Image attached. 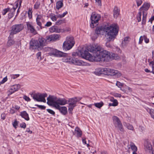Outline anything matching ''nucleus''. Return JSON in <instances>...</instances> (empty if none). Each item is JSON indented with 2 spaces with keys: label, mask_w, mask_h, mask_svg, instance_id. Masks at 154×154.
<instances>
[{
  "label": "nucleus",
  "mask_w": 154,
  "mask_h": 154,
  "mask_svg": "<svg viewBox=\"0 0 154 154\" xmlns=\"http://www.w3.org/2000/svg\"><path fill=\"white\" fill-rule=\"evenodd\" d=\"M28 17L29 18H31L32 17V11L31 9L30 8L29 9L28 12Z\"/></svg>",
  "instance_id": "49530a36"
},
{
  "label": "nucleus",
  "mask_w": 154,
  "mask_h": 154,
  "mask_svg": "<svg viewBox=\"0 0 154 154\" xmlns=\"http://www.w3.org/2000/svg\"><path fill=\"white\" fill-rule=\"evenodd\" d=\"M144 146L146 151H148L149 152H153V151H152V146L148 140H146L144 141Z\"/></svg>",
  "instance_id": "4468645a"
},
{
  "label": "nucleus",
  "mask_w": 154,
  "mask_h": 154,
  "mask_svg": "<svg viewBox=\"0 0 154 154\" xmlns=\"http://www.w3.org/2000/svg\"><path fill=\"white\" fill-rule=\"evenodd\" d=\"M137 5L138 7L142 3V0H136Z\"/></svg>",
  "instance_id": "4d7b16f0"
},
{
  "label": "nucleus",
  "mask_w": 154,
  "mask_h": 154,
  "mask_svg": "<svg viewBox=\"0 0 154 154\" xmlns=\"http://www.w3.org/2000/svg\"><path fill=\"white\" fill-rule=\"evenodd\" d=\"M110 72V73L109 74V75H116L118 77H120L122 75L121 73L119 72L118 70H115L113 69H111Z\"/></svg>",
  "instance_id": "aec40b11"
},
{
  "label": "nucleus",
  "mask_w": 154,
  "mask_h": 154,
  "mask_svg": "<svg viewBox=\"0 0 154 154\" xmlns=\"http://www.w3.org/2000/svg\"><path fill=\"white\" fill-rule=\"evenodd\" d=\"M39 94V93H35L34 94H32L31 95V96L34 100L38 102H39V101H40L38 100Z\"/></svg>",
  "instance_id": "473e14b6"
},
{
  "label": "nucleus",
  "mask_w": 154,
  "mask_h": 154,
  "mask_svg": "<svg viewBox=\"0 0 154 154\" xmlns=\"http://www.w3.org/2000/svg\"><path fill=\"white\" fill-rule=\"evenodd\" d=\"M48 94L46 93L40 94L39 93V102H42L44 103L46 102V100L45 97H47Z\"/></svg>",
  "instance_id": "412c9836"
},
{
  "label": "nucleus",
  "mask_w": 154,
  "mask_h": 154,
  "mask_svg": "<svg viewBox=\"0 0 154 154\" xmlns=\"http://www.w3.org/2000/svg\"><path fill=\"white\" fill-rule=\"evenodd\" d=\"M104 68H98L97 70H98L97 72V75H100L101 74H103L104 71H103V69Z\"/></svg>",
  "instance_id": "58836bf2"
},
{
  "label": "nucleus",
  "mask_w": 154,
  "mask_h": 154,
  "mask_svg": "<svg viewBox=\"0 0 154 154\" xmlns=\"http://www.w3.org/2000/svg\"><path fill=\"white\" fill-rule=\"evenodd\" d=\"M35 106H38L39 108L41 109H45L46 108V107L44 106L40 105L38 104H36Z\"/></svg>",
  "instance_id": "603ef678"
},
{
  "label": "nucleus",
  "mask_w": 154,
  "mask_h": 154,
  "mask_svg": "<svg viewBox=\"0 0 154 154\" xmlns=\"http://www.w3.org/2000/svg\"><path fill=\"white\" fill-rule=\"evenodd\" d=\"M30 48V49H35L40 48L37 40H32L29 43Z\"/></svg>",
  "instance_id": "f8f14e48"
},
{
  "label": "nucleus",
  "mask_w": 154,
  "mask_h": 154,
  "mask_svg": "<svg viewBox=\"0 0 154 154\" xmlns=\"http://www.w3.org/2000/svg\"><path fill=\"white\" fill-rule=\"evenodd\" d=\"M49 31L51 32L60 33L61 32V30L58 28V27L56 26H51L49 28Z\"/></svg>",
  "instance_id": "dca6fc26"
},
{
  "label": "nucleus",
  "mask_w": 154,
  "mask_h": 154,
  "mask_svg": "<svg viewBox=\"0 0 154 154\" xmlns=\"http://www.w3.org/2000/svg\"><path fill=\"white\" fill-rule=\"evenodd\" d=\"M18 122L17 120H15L14 122L13 123V125L15 128H17V126L18 125Z\"/></svg>",
  "instance_id": "bf43d9fd"
},
{
  "label": "nucleus",
  "mask_w": 154,
  "mask_h": 154,
  "mask_svg": "<svg viewBox=\"0 0 154 154\" xmlns=\"http://www.w3.org/2000/svg\"><path fill=\"white\" fill-rule=\"evenodd\" d=\"M47 111L50 114H51L53 116H55V112L53 111V110L50 109H47Z\"/></svg>",
  "instance_id": "09e8293b"
},
{
  "label": "nucleus",
  "mask_w": 154,
  "mask_h": 154,
  "mask_svg": "<svg viewBox=\"0 0 154 154\" xmlns=\"http://www.w3.org/2000/svg\"><path fill=\"white\" fill-rule=\"evenodd\" d=\"M76 58L75 57L72 58L70 57H68L66 58V62H69L70 63L74 64Z\"/></svg>",
  "instance_id": "7c9ffc66"
},
{
  "label": "nucleus",
  "mask_w": 154,
  "mask_h": 154,
  "mask_svg": "<svg viewBox=\"0 0 154 154\" xmlns=\"http://www.w3.org/2000/svg\"><path fill=\"white\" fill-rule=\"evenodd\" d=\"M7 80L8 79L7 76L4 78L0 82V85H1V84L4 83L5 82L7 81Z\"/></svg>",
  "instance_id": "864d4df0"
},
{
  "label": "nucleus",
  "mask_w": 154,
  "mask_h": 154,
  "mask_svg": "<svg viewBox=\"0 0 154 154\" xmlns=\"http://www.w3.org/2000/svg\"><path fill=\"white\" fill-rule=\"evenodd\" d=\"M21 86L20 85H14L11 86L8 91V95L9 96L14 93L15 92L17 91L20 88Z\"/></svg>",
  "instance_id": "9b49d317"
},
{
  "label": "nucleus",
  "mask_w": 154,
  "mask_h": 154,
  "mask_svg": "<svg viewBox=\"0 0 154 154\" xmlns=\"http://www.w3.org/2000/svg\"><path fill=\"white\" fill-rule=\"evenodd\" d=\"M15 10V8H10V10L9 11V12L8 14V17L9 19L11 18L14 16Z\"/></svg>",
  "instance_id": "cd10ccee"
},
{
  "label": "nucleus",
  "mask_w": 154,
  "mask_h": 154,
  "mask_svg": "<svg viewBox=\"0 0 154 154\" xmlns=\"http://www.w3.org/2000/svg\"><path fill=\"white\" fill-rule=\"evenodd\" d=\"M89 51L95 54L96 53V45L94 44L92 45H90L86 47L82 48L80 50H78L76 52H73L72 56H79L90 61H95L96 57L92 56L89 53Z\"/></svg>",
  "instance_id": "f03ea898"
},
{
  "label": "nucleus",
  "mask_w": 154,
  "mask_h": 154,
  "mask_svg": "<svg viewBox=\"0 0 154 154\" xmlns=\"http://www.w3.org/2000/svg\"><path fill=\"white\" fill-rule=\"evenodd\" d=\"M20 115L24 119L26 120L27 121H29V116L28 114L25 111H23L21 112L20 113Z\"/></svg>",
  "instance_id": "4be33fe9"
},
{
  "label": "nucleus",
  "mask_w": 154,
  "mask_h": 154,
  "mask_svg": "<svg viewBox=\"0 0 154 154\" xmlns=\"http://www.w3.org/2000/svg\"><path fill=\"white\" fill-rule=\"evenodd\" d=\"M119 58L118 55L116 54H112L104 49L100 45H97V62H108L112 60H118Z\"/></svg>",
  "instance_id": "7ed1b4c3"
},
{
  "label": "nucleus",
  "mask_w": 154,
  "mask_h": 154,
  "mask_svg": "<svg viewBox=\"0 0 154 154\" xmlns=\"http://www.w3.org/2000/svg\"><path fill=\"white\" fill-rule=\"evenodd\" d=\"M37 41L40 48H42L50 42L49 38H48V36H46L45 38L42 37L39 38Z\"/></svg>",
  "instance_id": "6e6552de"
},
{
  "label": "nucleus",
  "mask_w": 154,
  "mask_h": 154,
  "mask_svg": "<svg viewBox=\"0 0 154 154\" xmlns=\"http://www.w3.org/2000/svg\"><path fill=\"white\" fill-rule=\"evenodd\" d=\"M75 60V61L74 64L79 66H85V65L86 63L85 62L82 60H79L78 59L76 58V60Z\"/></svg>",
  "instance_id": "bb28decb"
},
{
  "label": "nucleus",
  "mask_w": 154,
  "mask_h": 154,
  "mask_svg": "<svg viewBox=\"0 0 154 154\" xmlns=\"http://www.w3.org/2000/svg\"><path fill=\"white\" fill-rule=\"evenodd\" d=\"M131 148L133 151L137 152V148L134 144L132 143H131L130 144Z\"/></svg>",
  "instance_id": "4c0bfd02"
},
{
  "label": "nucleus",
  "mask_w": 154,
  "mask_h": 154,
  "mask_svg": "<svg viewBox=\"0 0 154 154\" xmlns=\"http://www.w3.org/2000/svg\"><path fill=\"white\" fill-rule=\"evenodd\" d=\"M26 25L28 29L30 31L31 33H35V29H34V27L30 24V23H27Z\"/></svg>",
  "instance_id": "b1692460"
},
{
  "label": "nucleus",
  "mask_w": 154,
  "mask_h": 154,
  "mask_svg": "<svg viewBox=\"0 0 154 154\" xmlns=\"http://www.w3.org/2000/svg\"><path fill=\"white\" fill-rule=\"evenodd\" d=\"M23 26L22 24H15L12 26L10 35L16 34L21 31L23 29Z\"/></svg>",
  "instance_id": "0eeeda50"
},
{
  "label": "nucleus",
  "mask_w": 154,
  "mask_h": 154,
  "mask_svg": "<svg viewBox=\"0 0 154 154\" xmlns=\"http://www.w3.org/2000/svg\"><path fill=\"white\" fill-rule=\"evenodd\" d=\"M51 18L53 21H55L57 20V18L55 15H51Z\"/></svg>",
  "instance_id": "13d9d810"
},
{
  "label": "nucleus",
  "mask_w": 154,
  "mask_h": 154,
  "mask_svg": "<svg viewBox=\"0 0 154 154\" xmlns=\"http://www.w3.org/2000/svg\"><path fill=\"white\" fill-rule=\"evenodd\" d=\"M51 52L50 54L54 55L58 57H65L67 56V54L63 52L58 51L53 48L50 49Z\"/></svg>",
  "instance_id": "1a4fd4ad"
},
{
  "label": "nucleus",
  "mask_w": 154,
  "mask_h": 154,
  "mask_svg": "<svg viewBox=\"0 0 154 154\" xmlns=\"http://www.w3.org/2000/svg\"><path fill=\"white\" fill-rule=\"evenodd\" d=\"M96 28L94 30V35L92 34L91 38L93 41H95L96 39Z\"/></svg>",
  "instance_id": "79ce46f5"
},
{
  "label": "nucleus",
  "mask_w": 154,
  "mask_h": 154,
  "mask_svg": "<svg viewBox=\"0 0 154 154\" xmlns=\"http://www.w3.org/2000/svg\"><path fill=\"white\" fill-rule=\"evenodd\" d=\"M101 18V16L100 14H97V26L98 24V21L100 20Z\"/></svg>",
  "instance_id": "6e6d98bb"
},
{
  "label": "nucleus",
  "mask_w": 154,
  "mask_h": 154,
  "mask_svg": "<svg viewBox=\"0 0 154 154\" xmlns=\"http://www.w3.org/2000/svg\"><path fill=\"white\" fill-rule=\"evenodd\" d=\"M74 44V38L72 37L68 36L63 43V48L65 51L68 50L72 48Z\"/></svg>",
  "instance_id": "20e7f679"
},
{
  "label": "nucleus",
  "mask_w": 154,
  "mask_h": 154,
  "mask_svg": "<svg viewBox=\"0 0 154 154\" xmlns=\"http://www.w3.org/2000/svg\"><path fill=\"white\" fill-rule=\"evenodd\" d=\"M40 5V2H36L34 5V8L35 9H38L39 8Z\"/></svg>",
  "instance_id": "37998d69"
},
{
  "label": "nucleus",
  "mask_w": 154,
  "mask_h": 154,
  "mask_svg": "<svg viewBox=\"0 0 154 154\" xmlns=\"http://www.w3.org/2000/svg\"><path fill=\"white\" fill-rule=\"evenodd\" d=\"M141 12H138L137 15V19L138 22H139L141 21Z\"/></svg>",
  "instance_id": "a18cd8bd"
},
{
  "label": "nucleus",
  "mask_w": 154,
  "mask_h": 154,
  "mask_svg": "<svg viewBox=\"0 0 154 154\" xmlns=\"http://www.w3.org/2000/svg\"><path fill=\"white\" fill-rule=\"evenodd\" d=\"M64 23V20H57L55 23L56 25H60L62 24L63 23Z\"/></svg>",
  "instance_id": "c03bdc74"
},
{
  "label": "nucleus",
  "mask_w": 154,
  "mask_h": 154,
  "mask_svg": "<svg viewBox=\"0 0 154 154\" xmlns=\"http://www.w3.org/2000/svg\"><path fill=\"white\" fill-rule=\"evenodd\" d=\"M127 128L128 129L131 130H133L134 129L133 126L129 124L127 125Z\"/></svg>",
  "instance_id": "338daca9"
},
{
  "label": "nucleus",
  "mask_w": 154,
  "mask_h": 154,
  "mask_svg": "<svg viewBox=\"0 0 154 154\" xmlns=\"http://www.w3.org/2000/svg\"><path fill=\"white\" fill-rule=\"evenodd\" d=\"M97 5H98L100 8H101L102 6L101 0H97Z\"/></svg>",
  "instance_id": "5fc2aeb1"
},
{
  "label": "nucleus",
  "mask_w": 154,
  "mask_h": 154,
  "mask_svg": "<svg viewBox=\"0 0 154 154\" xmlns=\"http://www.w3.org/2000/svg\"><path fill=\"white\" fill-rule=\"evenodd\" d=\"M10 10V8H5L3 10L2 13L3 15H5L8 12H9Z\"/></svg>",
  "instance_id": "a19ab883"
},
{
  "label": "nucleus",
  "mask_w": 154,
  "mask_h": 154,
  "mask_svg": "<svg viewBox=\"0 0 154 154\" xmlns=\"http://www.w3.org/2000/svg\"><path fill=\"white\" fill-rule=\"evenodd\" d=\"M59 111L63 115H66L67 113V108L65 106L61 107Z\"/></svg>",
  "instance_id": "2f4dec72"
},
{
  "label": "nucleus",
  "mask_w": 154,
  "mask_h": 154,
  "mask_svg": "<svg viewBox=\"0 0 154 154\" xmlns=\"http://www.w3.org/2000/svg\"><path fill=\"white\" fill-rule=\"evenodd\" d=\"M63 0H60L57 2L56 5V7L57 9L59 10L63 6Z\"/></svg>",
  "instance_id": "c756f323"
},
{
  "label": "nucleus",
  "mask_w": 154,
  "mask_h": 154,
  "mask_svg": "<svg viewBox=\"0 0 154 154\" xmlns=\"http://www.w3.org/2000/svg\"><path fill=\"white\" fill-rule=\"evenodd\" d=\"M129 37H127L125 38L124 40L122 42V44L123 45H126L129 42Z\"/></svg>",
  "instance_id": "e433bc0d"
},
{
  "label": "nucleus",
  "mask_w": 154,
  "mask_h": 154,
  "mask_svg": "<svg viewBox=\"0 0 154 154\" xmlns=\"http://www.w3.org/2000/svg\"><path fill=\"white\" fill-rule=\"evenodd\" d=\"M119 27L117 24L114 23L110 25H106L104 27H97V34L103 35L105 32V35L108 41H113L118 35Z\"/></svg>",
  "instance_id": "f257e3e1"
},
{
  "label": "nucleus",
  "mask_w": 154,
  "mask_h": 154,
  "mask_svg": "<svg viewBox=\"0 0 154 154\" xmlns=\"http://www.w3.org/2000/svg\"><path fill=\"white\" fill-rule=\"evenodd\" d=\"M120 9L117 6H116L114 7L113 9V16L115 18H117L120 14Z\"/></svg>",
  "instance_id": "a211bd4d"
},
{
  "label": "nucleus",
  "mask_w": 154,
  "mask_h": 154,
  "mask_svg": "<svg viewBox=\"0 0 154 154\" xmlns=\"http://www.w3.org/2000/svg\"><path fill=\"white\" fill-rule=\"evenodd\" d=\"M58 104L61 105H63L67 103V100L64 98H57L56 97V100Z\"/></svg>",
  "instance_id": "6ab92c4d"
},
{
  "label": "nucleus",
  "mask_w": 154,
  "mask_h": 154,
  "mask_svg": "<svg viewBox=\"0 0 154 154\" xmlns=\"http://www.w3.org/2000/svg\"><path fill=\"white\" fill-rule=\"evenodd\" d=\"M41 52H38L36 54V56L37 57V58L39 60H40L42 59V58L41 57Z\"/></svg>",
  "instance_id": "8fccbe9b"
},
{
  "label": "nucleus",
  "mask_w": 154,
  "mask_h": 154,
  "mask_svg": "<svg viewBox=\"0 0 154 154\" xmlns=\"http://www.w3.org/2000/svg\"><path fill=\"white\" fill-rule=\"evenodd\" d=\"M144 39V35L143 36H141L139 38V44H141L142 43L143 39Z\"/></svg>",
  "instance_id": "680f3d73"
},
{
  "label": "nucleus",
  "mask_w": 154,
  "mask_h": 154,
  "mask_svg": "<svg viewBox=\"0 0 154 154\" xmlns=\"http://www.w3.org/2000/svg\"><path fill=\"white\" fill-rule=\"evenodd\" d=\"M91 23L90 27L92 28H93L96 26V14L95 12L92 13L90 18Z\"/></svg>",
  "instance_id": "9d476101"
},
{
  "label": "nucleus",
  "mask_w": 154,
  "mask_h": 154,
  "mask_svg": "<svg viewBox=\"0 0 154 154\" xmlns=\"http://www.w3.org/2000/svg\"><path fill=\"white\" fill-rule=\"evenodd\" d=\"M110 101L113 103H109V106H116L118 104L117 100L116 99H115L113 97H111L110 98Z\"/></svg>",
  "instance_id": "5701e85b"
},
{
  "label": "nucleus",
  "mask_w": 154,
  "mask_h": 154,
  "mask_svg": "<svg viewBox=\"0 0 154 154\" xmlns=\"http://www.w3.org/2000/svg\"><path fill=\"white\" fill-rule=\"evenodd\" d=\"M76 97H75L73 98L69 99L68 100V102H69V106H75V104L77 102L76 100Z\"/></svg>",
  "instance_id": "a878e982"
},
{
  "label": "nucleus",
  "mask_w": 154,
  "mask_h": 154,
  "mask_svg": "<svg viewBox=\"0 0 154 154\" xmlns=\"http://www.w3.org/2000/svg\"><path fill=\"white\" fill-rule=\"evenodd\" d=\"M36 15H37V17L36 18V22L37 24L40 27L41 29H42L43 28H44V26H42V23L40 21L41 20H44V19L43 18L42 15L38 14H36Z\"/></svg>",
  "instance_id": "ddd939ff"
},
{
  "label": "nucleus",
  "mask_w": 154,
  "mask_h": 154,
  "mask_svg": "<svg viewBox=\"0 0 154 154\" xmlns=\"http://www.w3.org/2000/svg\"><path fill=\"white\" fill-rule=\"evenodd\" d=\"M147 13L143 12V16L142 19V24H145L146 23Z\"/></svg>",
  "instance_id": "72a5a7b5"
},
{
  "label": "nucleus",
  "mask_w": 154,
  "mask_h": 154,
  "mask_svg": "<svg viewBox=\"0 0 154 154\" xmlns=\"http://www.w3.org/2000/svg\"><path fill=\"white\" fill-rule=\"evenodd\" d=\"M56 98V96L49 95L47 98V103L49 105L53 106L59 110L61 107L60 106V104L55 100Z\"/></svg>",
  "instance_id": "39448f33"
},
{
  "label": "nucleus",
  "mask_w": 154,
  "mask_h": 154,
  "mask_svg": "<svg viewBox=\"0 0 154 154\" xmlns=\"http://www.w3.org/2000/svg\"><path fill=\"white\" fill-rule=\"evenodd\" d=\"M68 13L67 11H66L65 12L63 13V14L61 15H58V17L62 18L64 17Z\"/></svg>",
  "instance_id": "e2e57ef3"
},
{
  "label": "nucleus",
  "mask_w": 154,
  "mask_h": 154,
  "mask_svg": "<svg viewBox=\"0 0 154 154\" xmlns=\"http://www.w3.org/2000/svg\"><path fill=\"white\" fill-rule=\"evenodd\" d=\"M23 98L26 101H30V98L27 96L26 95H24L23 97Z\"/></svg>",
  "instance_id": "052dcab7"
},
{
  "label": "nucleus",
  "mask_w": 154,
  "mask_h": 154,
  "mask_svg": "<svg viewBox=\"0 0 154 154\" xmlns=\"http://www.w3.org/2000/svg\"><path fill=\"white\" fill-rule=\"evenodd\" d=\"M102 70H103V71H104L103 74L109 75V74L110 73V71L111 70V69L104 68V69Z\"/></svg>",
  "instance_id": "c9c22d12"
},
{
  "label": "nucleus",
  "mask_w": 154,
  "mask_h": 154,
  "mask_svg": "<svg viewBox=\"0 0 154 154\" xmlns=\"http://www.w3.org/2000/svg\"><path fill=\"white\" fill-rule=\"evenodd\" d=\"M22 3V1L21 0H17V1L15 2V4L16 5L15 7H13V8H15V10L17 9V8L18 7V5L19 4V8H20L21 6V4Z\"/></svg>",
  "instance_id": "f704fd0d"
},
{
  "label": "nucleus",
  "mask_w": 154,
  "mask_h": 154,
  "mask_svg": "<svg viewBox=\"0 0 154 154\" xmlns=\"http://www.w3.org/2000/svg\"><path fill=\"white\" fill-rule=\"evenodd\" d=\"M15 43L14 40L9 36L8 37V40L7 43V46L9 47L13 45Z\"/></svg>",
  "instance_id": "393cba45"
},
{
  "label": "nucleus",
  "mask_w": 154,
  "mask_h": 154,
  "mask_svg": "<svg viewBox=\"0 0 154 154\" xmlns=\"http://www.w3.org/2000/svg\"><path fill=\"white\" fill-rule=\"evenodd\" d=\"M60 38V35L58 34H54L48 36L50 42L58 39Z\"/></svg>",
  "instance_id": "f3484780"
},
{
  "label": "nucleus",
  "mask_w": 154,
  "mask_h": 154,
  "mask_svg": "<svg viewBox=\"0 0 154 154\" xmlns=\"http://www.w3.org/2000/svg\"><path fill=\"white\" fill-rule=\"evenodd\" d=\"M20 125V127L24 128H25L26 127V124L24 122H23L22 123H21Z\"/></svg>",
  "instance_id": "774afa93"
},
{
  "label": "nucleus",
  "mask_w": 154,
  "mask_h": 154,
  "mask_svg": "<svg viewBox=\"0 0 154 154\" xmlns=\"http://www.w3.org/2000/svg\"><path fill=\"white\" fill-rule=\"evenodd\" d=\"M152 57L153 61L150 62L149 63V65H151V64H154V50L152 52Z\"/></svg>",
  "instance_id": "3c124183"
},
{
  "label": "nucleus",
  "mask_w": 154,
  "mask_h": 154,
  "mask_svg": "<svg viewBox=\"0 0 154 154\" xmlns=\"http://www.w3.org/2000/svg\"><path fill=\"white\" fill-rule=\"evenodd\" d=\"M149 111L148 110H147L148 112H149L152 118L154 119V110L152 109H149Z\"/></svg>",
  "instance_id": "ea45409f"
},
{
  "label": "nucleus",
  "mask_w": 154,
  "mask_h": 154,
  "mask_svg": "<svg viewBox=\"0 0 154 154\" xmlns=\"http://www.w3.org/2000/svg\"><path fill=\"white\" fill-rule=\"evenodd\" d=\"M113 124L116 128H118L120 131H124L123 125L119 118L116 116H113L112 117Z\"/></svg>",
  "instance_id": "423d86ee"
},
{
  "label": "nucleus",
  "mask_w": 154,
  "mask_h": 154,
  "mask_svg": "<svg viewBox=\"0 0 154 154\" xmlns=\"http://www.w3.org/2000/svg\"><path fill=\"white\" fill-rule=\"evenodd\" d=\"M73 134L74 135H75L77 137H79L82 136V132L80 128L76 127L75 129V131L73 132Z\"/></svg>",
  "instance_id": "2eb2a0df"
},
{
  "label": "nucleus",
  "mask_w": 154,
  "mask_h": 154,
  "mask_svg": "<svg viewBox=\"0 0 154 154\" xmlns=\"http://www.w3.org/2000/svg\"><path fill=\"white\" fill-rule=\"evenodd\" d=\"M52 25V23L50 21L46 23L44 25V27L45 26L49 27Z\"/></svg>",
  "instance_id": "0e129e2a"
},
{
  "label": "nucleus",
  "mask_w": 154,
  "mask_h": 154,
  "mask_svg": "<svg viewBox=\"0 0 154 154\" xmlns=\"http://www.w3.org/2000/svg\"><path fill=\"white\" fill-rule=\"evenodd\" d=\"M150 7V4L149 3L145 2L140 8H143V9L145 11L147 10Z\"/></svg>",
  "instance_id": "c85d7f7f"
},
{
  "label": "nucleus",
  "mask_w": 154,
  "mask_h": 154,
  "mask_svg": "<svg viewBox=\"0 0 154 154\" xmlns=\"http://www.w3.org/2000/svg\"><path fill=\"white\" fill-rule=\"evenodd\" d=\"M104 105V103L102 101L100 103H97V108H100Z\"/></svg>",
  "instance_id": "de8ad7c7"
},
{
  "label": "nucleus",
  "mask_w": 154,
  "mask_h": 154,
  "mask_svg": "<svg viewBox=\"0 0 154 154\" xmlns=\"http://www.w3.org/2000/svg\"><path fill=\"white\" fill-rule=\"evenodd\" d=\"M19 74H15L11 75V79H15L19 76Z\"/></svg>",
  "instance_id": "69168bd1"
}]
</instances>
